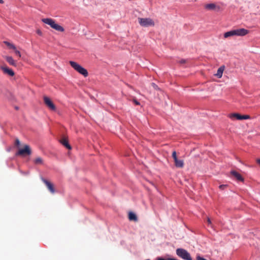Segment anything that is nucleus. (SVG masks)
I'll use <instances>...</instances> for the list:
<instances>
[{"label": "nucleus", "instance_id": "1", "mask_svg": "<svg viewBox=\"0 0 260 260\" xmlns=\"http://www.w3.org/2000/svg\"><path fill=\"white\" fill-rule=\"evenodd\" d=\"M42 21L50 25L52 28L58 31L63 32L64 29L61 25L55 23V21L51 18H44L42 19Z\"/></svg>", "mask_w": 260, "mask_h": 260}, {"label": "nucleus", "instance_id": "2", "mask_svg": "<svg viewBox=\"0 0 260 260\" xmlns=\"http://www.w3.org/2000/svg\"><path fill=\"white\" fill-rule=\"evenodd\" d=\"M71 66L77 72H78L79 74L82 75L85 77H86L88 75V72L87 70L83 68L79 64L77 63L76 62L73 61H70L69 62Z\"/></svg>", "mask_w": 260, "mask_h": 260}, {"label": "nucleus", "instance_id": "3", "mask_svg": "<svg viewBox=\"0 0 260 260\" xmlns=\"http://www.w3.org/2000/svg\"><path fill=\"white\" fill-rule=\"evenodd\" d=\"M138 20L139 23L141 26L148 27L154 25V22L153 20L150 18H138Z\"/></svg>", "mask_w": 260, "mask_h": 260}, {"label": "nucleus", "instance_id": "4", "mask_svg": "<svg viewBox=\"0 0 260 260\" xmlns=\"http://www.w3.org/2000/svg\"><path fill=\"white\" fill-rule=\"evenodd\" d=\"M177 254L182 258L185 260H192L190 254L187 250L182 248H178L176 250Z\"/></svg>", "mask_w": 260, "mask_h": 260}, {"label": "nucleus", "instance_id": "5", "mask_svg": "<svg viewBox=\"0 0 260 260\" xmlns=\"http://www.w3.org/2000/svg\"><path fill=\"white\" fill-rule=\"evenodd\" d=\"M31 153L30 147L28 145H25L23 148L20 149L16 153V155H30Z\"/></svg>", "mask_w": 260, "mask_h": 260}, {"label": "nucleus", "instance_id": "6", "mask_svg": "<svg viewBox=\"0 0 260 260\" xmlns=\"http://www.w3.org/2000/svg\"><path fill=\"white\" fill-rule=\"evenodd\" d=\"M231 119L236 118L237 120H243L250 119V117L248 115H241L238 113H233L229 116Z\"/></svg>", "mask_w": 260, "mask_h": 260}, {"label": "nucleus", "instance_id": "7", "mask_svg": "<svg viewBox=\"0 0 260 260\" xmlns=\"http://www.w3.org/2000/svg\"><path fill=\"white\" fill-rule=\"evenodd\" d=\"M44 102L46 106L51 110H55L56 107L51 100L47 96L44 97Z\"/></svg>", "mask_w": 260, "mask_h": 260}, {"label": "nucleus", "instance_id": "8", "mask_svg": "<svg viewBox=\"0 0 260 260\" xmlns=\"http://www.w3.org/2000/svg\"><path fill=\"white\" fill-rule=\"evenodd\" d=\"M235 36H244L246 35H247L249 31L247 29H246L245 28H239V29H234Z\"/></svg>", "mask_w": 260, "mask_h": 260}, {"label": "nucleus", "instance_id": "9", "mask_svg": "<svg viewBox=\"0 0 260 260\" xmlns=\"http://www.w3.org/2000/svg\"><path fill=\"white\" fill-rule=\"evenodd\" d=\"M42 180H43V182L45 184V185H46L47 188L49 190V191L52 193H54L55 192V189L54 188L53 184L52 183H51L50 182H49V181H48L45 179H43Z\"/></svg>", "mask_w": 260, "mask_h": 260}, {"label": "nucleus", "instance_id": "10", "mask_svg": "<svg viewBox=\"0 0 260 260\" xmlns=\"http://www.w3.org/2000/svg\"><path fill=\"white\" fill-rule=\"evenodd\" d=\"M1 69L3 71L5 74H8L10 76H13L14 75V71L8 68L6 66H2L1 67Z\"/></svg>", "mask_w": 260, "mask_h": 260}, {"label": "nucleus", "instance_id": "11", "mask_svg": "<svg viewBox=\"0 0 260 260\" xmlns=\"http://www.w3.org/2000/svg\"><path fill=\"white\" fill-rule=\"evenodd\" d=\"M205 8L208 10H214L220 9V7L213 3L208 4L205 6Z\"/></svg>", "mask_w": 260, "mask_h": 260}, {"label": "nucleus", "instance_id": "12", "mask_svg": "<svg viewBox=\"0 0 260 260\" xmlns=\"http://www.w3.org/2000/svg\"><path fill=\"white\" fill-rule=\"evenodd\" d=\"M231 175H233L234 177L236 178V179L240 181H243L244 178L242 176L237 172L235 171H232L231 172Z\"/></svg>", "mask_w": 260, "mask_h": 260}, {"label": "nucleus", "instance_id": "13", "mask_svg": "<svg viewBox=\"0 0 260 260\" xmlns=\"http://www.w3.org/2000/svg\"><path fill=\"white\" fill-rule=\"evenodd\" d=\"M60 143L68 149H71L72 147L68 143V139L63 137L60 140Z\"/></svg>", "mask_w": 260, "mask_h": 260}, {"label": "nucleus", "instance_id": "14", "mask_svg": "<svg viewBox=\"0 0 260 260\" xmlns=\"http://www.w3.org/2000/svg\"><path fill=\"white\" fill-rule=\"evenodd\" d=\"M5 58L6 59V61L10 64L13 66H16V61L13 59V58L11 56H6L5 57Z\"/></svg>", "mask_w": 260, "mask_h": 260}, {"label": "nucleus", "instance_id": "15", "mask_svg": "<svg viewBox=\"0 0 260 260\" xmlns=\"http://www.w3.org/2000/svg\"><path fill=\"white\" fill-rule=\"evenodd\" d=\"M174 162L177 168H182L184 167V161L182 159H177L174 160Z\"/></svg>", "mask_w": 260, "mask_h": 260}, {"label": "nucleus", "instance_id": "16", "mask_svg": "<svg viewBox=\"0 0 260 260\" xmlns=\"http://www.w3.org/2000/svg\"><path fill=\"white\" fill-rule=\"evenodd\" d=\"M224 70V66L220 67L219 68H218L217 73L215 74V76L217 77L218 78H220L222 77Z\"/></svg>", "mask_w": 260, "mask_h": 260}, {"label": "nucleus", "instance_id": "17", "mask_svg": "<svg viewBox=\"0 0 260 260\" xmlns=\"http://www.w3.org/2000/svg\"><path fill=\"white\" fill-rule=\"evenodd\" d=\"M235 36L234 29L231 30L229 31L226 32L224 34V37L225 38H228L229 37Z\"/></svg>", "mask_w": 260, "mask_h": 260}, {"label": "nucleus", "instance_id": "18", "mask_svg": "<svg viewBox=\"0 0 260 260\" xmlns=\"http://www.w3.org/2000/svg\"><path fill=\"white\" fill-rule=\"evenodd\" d=\"M128 218L130 220L137 221V217L136 214L133 212H129L128 214Z\"/></svg>", "mask_w": 260, "mask_h": 260}, {"label": "nucleus", "instance_id": "19", "mask_svg": "<svg viewBox=\"0 0 260 260\" xmlns=\"http://www.w3.org/2000/svg\"><path fill=\"white\" fill-rule=\"evenodd\" d=\"M34 162L36 165H42L43 164V160L40 157H38L34 160Z\"/></svg>", "mask_w": 260, "mask_h": 260}, {"label": "nucleus", "instance_id": "20", "mask_svg": "<svg viewBox=\"0 0 260 260\" xmlns=\"http://www.w3.org/2000/svg\"><path fill=\"white\" fill-rule=\"evenodd\" d=\"M4 43L10 49H15V46L14 44L8 42V41H4Z\"/></svg>", "mask_w": 260, "mask_h": 260}, {"label": "nucleus", "instance_id": "21", "mask_svg": "<svg viewBox=\"0 0 260 260\" xmlns=\"http://www.w3.org/2000/svg\"><path fill=\"white\" fill-rule=\"evenodd\" d=\"M14 51V52L15 54L18 56L19 57H21V53L19 50H18L16 49V47H15V49H13Z\"/></svg>", "mask_w": 260, "mask_h": 260}, {"label": "nucleus", "instance_id": "22", "mask_svg": "<svg viewBox=\"0 0 260 260\" xmlns=\"http://www.w3.org/2000/svg\"><path fill=\"white\" fill-rule=\"evenodd\" d=\"M172 157L174 159V160L178 159L177 157L176 152L175 151H174L172 153Z\"/></svg>", "mask_w": 260, "mask_h": 260}, {"label": "nucleus", "instance_id": "23", "mask_svg": "<svg viewBox=\"0 0 260 260\" xmlns=\"http://www.w3.org/2000/svg\"><path fill=\"white\" fill-rule=\"evenodd\" d=\"M151 86L153 87L154 89H155L156 90H159V88H158V86L156 84H155L154 83H152Z\"/></svg>", "mask_w": 260, "mask_h": 260}, {"label": "nucleus", "instance_id": "24", "mask_svg": "<svg viewBox=\"0 0 260 260\" xmlns=\"http://www.w3.org/2000/svg\"><path fill=\"white\" fill-rule=\"evenodd\" d=\"M207 222L209 225H210V226L212 227L211 221L209 217L207 218Z\"/></svg>", "mask_w": 260, "mask_h": 260}, {"label": "nucleus", "instance_id": "25", "mask_svg": "<svg viewBox=\"0 0 260 260\" xmlns=\"http://www.w3.org/2000/svg\"><path fill=\"white\" fill-rule=\"evenodd\" d=\"M20 144V142L19 140L18 139H17L15 140V145L17 146H19Z\"/></svg>", "mask_w": 260, "mask_h": 260}, {"label": "nucleus", "instance_id": "26", "mask_svg": "<svg viewBox=\"0 0 260 260\" xmlns=\"http://www.w3.org/2000/svg\"><path fill=\"white\" fill-rule=\"evenodd\" d=\"M158 260H177V259H174V258H169L168 259H164V258H159Z\"/></svg>", "mask_w": 260, "mask_h": 260}, {"label": "nucleus", "instance_id": "27", "mask_svg": "<svg viewBox=\"0 0 260 260\" xmlns=\"http://www.w3.org/2000/svg\"><path fill=\"white\" fill-rule=\"evenodd\" d=\"M227 186L226 185H220L219 187L221 189H223L224 188H225Z\"/></svg>", "mask_w": 260, "mask_h": 260}, {"label": "nucleus", "instance_id": "28", "mask_svg": "<svg viewBox=\"0 0 260 260\" xmlns=\"http://www.w3.org/2000/svg\"><path fill=\"white\" fill-rule=\"evenodd\" d=\"M133 102L136 105H140V103L137 101L136 99H134L133 100Z\"/></svg>", "mask_w": 260, "mask_h": 260}, {"label": "nucleus", "instance_id": "29", "mask_svg": "<svg viewBox=\"0 0 260 260\" xmlns=\"http://www.w3.org/2000/svg\"><path fill=\"white\" fill-rule=\"evenodd\" d=\"M37 33L39 35H40V36H42V31H41V30H40V29H38V30H37Z\"/></svg>", "mask_w": 260, "mask_h": 260}, {"label": "nucleus", "instance_id": "30", "mask_svg": "<svg viewBox=\"0 0 260 260\" xmlns=\"http://www.w3.org/2000/svg\"><path fill=\"white\" fill-rule=\"evenodd\" d=\"M179 62H180V63H181V64H182V63H185L186 62V60H185V59H181V60L179 61Z\"/></svg>", "mask_w": 260, "mask_h": 260}, {"label": "nucleus", "instance_id": "31", "mask_svg": "<svg viewBox=\"0 0 260 260\" xmlns=\"http://www.w3.org/2000/svg\"><path fill=\"white\" fill-rule=\"evenodd\" d=\"M256 162L260 165V158H258L256 160Z\"/></svg>", "mask_w": 260, "mask_h": 260}, {"label": "nucleus", "instance_id": "32", "mask_svg": "<svg viewBox=\"0 0 260 260\" xmlns=\"http://www.w3.org/2000/svg\"><path fill=\"white\" fill-rule=\"evenodd\" d=\"M4 3L3 0H0V4H3Z\"/></svg>", "mask_w": 260, "mask_h": 260}]
</instances>
